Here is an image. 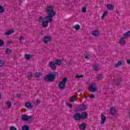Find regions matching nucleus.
<instances>
[{
  "mask_svg": "<svg viewBox=\"0 0 130 130\" xmlns=\"http://www.w3.org/2000/svg\"><path fill=\"white\" fill-rule=\"evenodd\" d=\"M46 11L48 14V16L44 17H40L39 19V22H42V26L44 28L48 27V23L52 22V17L55 15V12L52 8L51 5H48L46 8Z\"/></svg>",
  "mask_w": 130,
  "mask_h": 130,
  "instance_id": "f257e3e1",
  "label": "nucleus"
},
{
  "mask_svg": "<svg viewBox=\"0 0 130 130\" xmlns=\"http://www.w3.org/2000/svg\"><path fill=\"white\" fill-rule=\"evenodd\" d=\"M55 77H56V74L54 73L50 74L45 76L44 80L46 82H52L54 81Z\"/></svg>",
  "mask_w": 130,
  "mask_h": 130,
  "instance_id": "f03ea898",
  "label": "nucleus"
},
{
  "mask_svg": "<svg viewBox=\"0 0 130 130\" xmlns=\"http://www.w3.org/2000/svg\"><path fill=\"white\" fill-rule=\"evenodd\" d=\"M88 88L90 92H97V84L95 83H92Z\"/></svg>",
  "mask_w": 130,
  "mask_h": 130,
  "instance_id": "7ed1b4c3",
  "label": "nucleus"
},
{
  "mask_svg": "<svg viewBox=\"0 0 130 130\" xmlns=\"http://www.w3.org/2000/svg\"><path fill=\"white\" fill-rule=\"evenodd\" d=\"M43 41L44 43L47 44V43H49V42L52 41V37L50 36H46L44 37Z\"/></svg>",
  "mask_w": 130,
  "mask_h": 130,
  "instance_id": "20e7f679",
  "label": "nucleus"
},
{
  "mask_svg": "<svg viewBox=\"0 0 130 130\" xmlns=\"http://www.w3.org/2000/svg\"><path fill=\"white\" fill-rule=\"evenodd\" d=\"M67 83V78H63L62 81L59 83L58 84V87L59 89H63L64 87H66V84Z\"/></svg>",
  "mask_w": 130,
  "mask_h": 130,
  "instance_id": "39448f33",
  "label": "nucleus"
},
{
  "mask_svg": "<svg viewBox=\"0 0 130 130\" xmlns=\"http://www.w3.org/2000/svg\"><path fill=\"white\" fill-rule=\"evenodd\" d=\"M21 119L23 121H29V120H31V119H32V116H28L26 114H23L21 116Z\"/></svg>",
  "mask_w": 130,
  "mask_h": 130,
  "instance_id": "423d86ee",
  "label": "nucleus"
},
{
  "mask_svg": "<svg viewBox=\"0 0 130 130\" xmlns=\"http://www.w3.org/2000/svg\"><path fill=\"white\" fill-rule=\"evenodd\" d=\"M55 64H56L55 62L52 61H50L49 62L48 66L49 67H50L51 70H53V71H55V70H56V66H55Z\"/></svg>",
  "mask_w": 130,
  "mask_h": 130,
  "instance_id": "0eeeda50",
  "label": "nucleus"
},
{
  "mask_svg": "<svg viewBox=\"0 0 130 130\" xmlns=\"http://www.w3.org/2000/svg\"><path fill=\"white\" fill-rule=\"evenodd\" d=\"M117 113V110H116V108L115 107H111L110 109V113L111 115H115L116 113Z\"/></svg>",
  "mask_w": 130,
  "mask_h": 130,
  "instance_id": "6e6552de",
  "label": "nucleus"
},
{
  "mask_svg": "<svg viewBox=\"0 0 130 130\" xmlns=\"http://www.w3.org/2000/svg\"><path fill=\"white\" fill-rule=\"evenodd\" d=\"M106 121V116L103 114L101 115V124L103 125Z\"/></svg>",
  "mask_w": 130,
  "mask_h": 130,
  "instance_id": "1a4fd4ad",
  "label": "nucleus"
},
{
  "mask_svg": "<svg viewBox=\"0 0 130 130\" xmlns=\"http://www.w3.org/2000/svg\"><path fill=\"white\" fill-rule=\"evenodd\" d=\"M73 118L75 119V120H80V119H82L81 114L79 113L75 114V115L73 116Z\"/></svg>",
  "mask_w": 130,
  "mask_h": 130,
  "instance_id": "9d476101",
  "label": "nucleus"
},
{
  "mask_svg": "<svg viewBox=\"0 0 130 130\" xmlns=\"http://www.w3.org/2000/svg\"><path fill=\"white\" fill-rule=\"evenodd\" d=\"M12 107V103L10 101L5 102V108L9 109Z\"/></svg>",
  "mask_w": 130,
  "mask_h": 130,
  "instance_id": "9b49d317",
  "label": "nucleus"
},
{
  "mask_svg": "<svg viewBox=\"0 0 130 130\" xmlns=\"http://www.w3.org/2000/svg\"><path fill=\"white\" fill-rule=\"evenodd\" d=\"M92 36L94 37H98L99 36V30H94L92 31L91 33Z\"/></svg>",
  "mask_w": 130,
  "mask_h": 130,
  "instance_id": "f8f14e48",
  "label": "nucleus"
},
{
  "mask_svg": "<svg viewBox=\"0 0 130 130\" xmlns=\"http://www.w3.org/2000/svg\"><path fill=\"white\" fill-rule=\"evenodd\" d=\"M119 43L120 45H124L126 43L125 38L123 37L121 38L119 40Z\"/></svg>",
  "mask_w": 130,
  "mask_h": 130,
  "instance_id": "ddd939ff",
  "label": "nucleus"
},
{
  "mask_svg": "<svg viewBox=\"0 0 130 130\" xmlns=\"http://www.w3.org/2000/svg\"><path fill=\"white\" fill-rule=\"evenodd\" d=\"M80 115L81 119H86V118H87V116H88V114L86 112H83Z\"/></svg>",
  "mask_w": 130,
  "mask_h": 130,
  "instance_id": "4468645a",
  "label": "nucleus"
},
{
  "mask_svg": "<svg viewBox=\"0 0 130 130\" xmlns=\"http://www.w3.org/2000/svg\"><path fill=\"white\" fill-rule=\"evenodd\" d=\"M106 7L108 10H109V11H113L114 9V6L111 4H107Z\"/></svg>",
  "mask_w": 130,
  "mask_h": 130,
  "instance_id": "2eb2a0df",
  "label": "nucleus"
},
{
  "mask_svg": "<svg viewBox=\"0 0 130 130\" xmlns=\"http://www.w3.org/2000/svg\"><path fill=\"white\" fill-rule=\"evenodd\" d=\"M13 33H15V30L14 29H10L5 33V35L9 36V35H11Z\"/></svg>",
  "mask_w": 130,
  "mask_h": 130,
  "instance_id": "dca6fc26",
  "label": "nucleus"
},
{
  "mask_svg": "<svg viewBox=\"0 0 130 130\" xmlns=\"http://www.w3.org/2000/svg\"><path fill=\"white\" fill-rule=\"evenodd\" d=\"M123 61L122 60H119L117 62V63L115 64V68H119L121 66H122L123 64Z\"/></svg>",
  "mask_w": 130,
  "mask_h": 130,
  "instance_id": "f3484780",
  "label": "nucleus"
},
{
  "mask_svg": "<svg viewBox=\"0 0 130 130\" xmlns=\"http://www.w3.org/2000/svg\"><path fill=\"white\" fill-rule=\"evenodd\" d=\"M25 107L28 108V109H32L33 108V105L29 102H27L25 103Z\"/></svg>",
  "mask_w": 130,
  "mask_h": 130,
  "instance_id": "a211bd4d",
  "label": "nucleus"
},
{
  "mask_svg": "<svg viewBox=\"0 0 130 130\" xmlns=\"http://www.w3.org/2000/svg\"><path fill=\"white\" fill-rule=\"evenodd\" d=\"M24 58L26 60H29V59H31V58H32V55L29 54H25Z\"/></svg>",
  "mask_w": 130,
  "mask_h": 130,
  "instance_id": "6ab92c4d",
  "label": "nucleus"
},
{
  "mask_svg": "<svg viewBox=\"0 0 130 130\" xmlns=\"http://www.w3.org/2000/svg\"><path fill=\"white\" fill-rule=\"evenodd\" d=\"M129 36H130V31L129 30L126 31V32H125L124 34H123V37H124V38H128V37H129Z\"/></svg>",
  "mask_w": 130,
  "mask_h": 130,
  "instance_id": "aec40b11",
  "label": "nucleus"
},
{
  "mask_svg": "<svg viewBox=\"0 0 130 130\" xmlns=\"http://www.w3.org/2000/svg\"><path fill=\"white\" fill-rule=\"evenodd\" d=\"M87 108V105H82L80 107V110L81 111H84V110H86Z\"/></svg>",
  "mask_w": 130,
  "mask_h": 130,
  "instance_id": "412c9836",
  "label": "nucleus"
},
{
  "mask_svg": "<svg viewBox=\"0 0 130 130\" xmlns=\"http://www.w3.org/2000/svg\"><path fill=\"white\" fill-rule=\"evenodd\" d=\"M86 124L85 123H83L79 125L80 129L84 130L86 128Z\"/></svg>",
  "mask_w": 130,
  "mask_h": 130,
  "instance_id": "4be33fe9",
  "label": "nucleus"
},
{
  "mask_svg": "<svg viewBox=\"0 0 130 130\" xmlns=\"http://www.w3.org/2000/svg\"><path fill=\"white\" fill-rule=\"evenodd\" d=\"M108 14V11H105L103 14H102V16H101V19L102 20H104V18H105V17H106V16H107V15Z\"/></svg>",
  "mask_w": 130,
  "mask_h": 130,
  "instance_id": "5701e85b",
  "label": "nucleus"
},
{
  "mask_svg": "<svg viewBox=\"0 0 130 130\" xmlns=\"http://www.w3.org/2000/svg\"><path fill=\"white\" fill-rule=\"evenodd\" d=\"M55 63L57 66H61V63H62V62H61V60H60L59 59H57L56 60V62H55Z\"/></svg>",
  "mask_w": 130,
  "mask_h": 130,
  "instance_id": "b1692460",
  "label": "nucleus"
},
{
  "mask_svg": "<svg viewBox=\"0 0 130 130\" xmlns=\"http://www.w3.org/2000/svg\"><path fill=\"white\" fill-rule=\"evenodd\" d=\"M74 29H75L76 31H79L80 30V28H81V26L79 24H76L74 26H73Z\"/></svg>",
  "mask_w": 130,
  "mask_h": 130,
  "instance_id": "393cba45",
  "label": "nucleus"
},
{
  "mask_svg": "<svg viewBox=\"0 0 130 130\" xmlns=\"http://www.w3.org/2000/svg\"><path fill=\"white\" fill-rule=\"evenodd\" d=\"M76 101H77V97L75 95L72 96L70 99V102H75Z\"/></svg>",
  "mask_w": 130,
  "mask_h": 130,
  "instance_id": "a878e982",
  "label": "nucleus"
},
{
  "mask_svg": "<svg viewBox=\"0 0 130 130\" xmlns=\"http://www.w3.org/2000/svg\"><path fill=\"white\" fill-rule=\"evenodd\" d=\"M6 63H5V61L3 60H0V68H3V67H5V64Z\"/></svg>",
  "mask_w": 130,
  "mask_h": 130,
  "instance_id": "bb28decb",
  "label": "nucleus"
},
{
  "mask_svg": "<svg viewBox=\"0 0 130 130\" xmlns=\"http://www.w3.org/2000/svg\"><path fill=\"white\" fill-rule=\"evenodd\" d=\"M22 130H29V126L26 125H24L22 127Z\"/></svg>",
  "mask_w": 130,
  "mask_h": 130,
  "instance_id": "cd10ccee",
  "label": "nucleus"
},
{
  "mask_svg": "<svg viewBox=\"0 0 130 130\" xmlns=\"http://www.w3.org/2000/svg\"><path fill=\"white\" fill-rule=\"evenodd\" d=\"M81 12H82V13H86V12H87V6H84V7H83L81 9Z\"/></svg>",
  "mask_w": 130,
  "mask_h": 130,
  "instance_id": "c85d7f7f",
  "label": "nucleus"
},
{
  "mask_svg": "<svg viewBox=\"0 0 130 130\" xmlns=\"http://www.w3.org/2000/svg\"><path fill=\"white\" fill-rule=\"evenodd\" d=\"M4 12H5V8L2 5H0V14L4 13Z\"/></svg>",
  "mask_w": 130,
  "mask_h": 130,
  "instance_id": "c756f323",
  "label": "nucleus"
},
{
  "mask_svg": "<svg viewBox=\"0 0 130 130\" xmlns=\"http://www.w3.org/2000/svg\"><path fill=\"white\" fill-rule=\"evenodd\" d=\"M11 52H12V50L10 49H7L6 50V53H7V54H10V53H11Z\"/></svg>",
  "mask_w": 130,
  "mask_h": 130,
  "instance_id": "7c9ffc66",
  "label": "nucleus"
},
{
  "mask_svg": "<svg viewBox=\"0 0 130 130\" xmlns=\"http://www.w3.org/2000/svg\"><path fill=\"white\" fill-rule=\"evenodd\" d=\"M36 77V78H39L40 76H41V73L40 72H37L35 74Z\"/></svg>",
  "mask_w": 130,
  "mask_h": 130,
  "instance_id": "2f4dec72",
  "label": "nucleus"
},
{
  "mask_svg": "<svg viewBox=\"0 0 130 130\" xmlns=\"http://www.w3.org/2000/svg\"><path fill=\"white\" fill-rule=\"evenodd\" d=\"M25 40V38L23 36H20L19 38V41L21 43L22 41H24Z\"/></svg>",
  "mask_w": 130,
  "mask_h": 130,
  "instance_id": "473e14b6",
  "label": "nucleus"
},
{
  "mask_svg": "<svg viewBox=\"0 0 130 130\" xmlns=\"http://www.w3.org/2000/svg\"><path fill=\"white\" fill-rule=\"evenodd\" d=\"M27 77L28 79H31V78H32V73H28L27 74Z\"/></svg>",
  "mask_w": 130,
  "mask_h": 130,
  "instance_id": "72a5a7b5",
  "label": "nucleus"
},
{
  "mask_svg": "<svg viewBox=\"0 0 130 130\" xmlns=\"http://www.w3.org/2000/svg\"><path fill=\"white\" fill-rule=\"evenodd\" d=\"M98 80H102L103 79V75L100 74L98 76Z\"/></svg>",
  "mask_w": 130,
  "mask_h": 130,
  "instance_id": "f704fd0d",
  "label": "nucleus"
},
{
  "mask_svg": "<svg viewBox=\"0 0 130 130\" xmlns=\"http://www.w3.org/2000/svg\"><path fill=\"white\" fill-rule=\"evenodd\" d=\"M76 78L82 79V78H84V75H76Z\"/></svg>",
  "mask_w": 130,
  "mask_h": 130,
  "instance_id": "c9c22d12",
  "label": "nucleus"
},
{
  "mask_svg": "<svg viewBox=\"0 0 130 130\" xmlns=\"http://www.w3.org/2000/svg\"><path fill=\"white\" fill-rule=\"evenodd\" d=\"M10 130H17V128L14 126H11L10 127Z\"/></svg>",
  "mask_w": 130,
  "mask_h": 130,
  "instance_id": "e433bc0d",
  "label": "nucleus"
},
{
  "mask_svg": "<svg viewBox=\"0 0 130 130\" xmlns=\"http://www.w3.org/2000/svg\"><path fill=\"white\" fill-rule=\"evenodd\" d=\"M4 44H5L4 41H3L2 40H0V47L3 46V45H4Z\"/></svg>",
  "mask_w": 130,
  "mask_h": 130,
  "instance_id": "4c0bfd02",
  "label": "nucleus"
},
{
  "mask_svg": "<svg viewBox=\"0 0 130 130\" xmlns=\"http://www.w3.org/2000/svg\"><path fill=\"white\" fill-rule=\"evenodd\" d=\"M93 69L95 71H98V69H99V67L98 66H93Z\"/></svg>",
  "mask_w": 130,
  "mask_h": 130,
  "instance_id": "58836bf2",
  "label": "nucleus"
},
{
  "mask_svg": "<svg viewBox=\"0 0 130 130\" xmlns=\"http://www.w3.org/2000/svg\"><path fill=\"white\" fill-rule=\"evenodd\" d=\"M67 105H68V107H70V108H73V105L72 104L67 103Z\"/></svg>",
  "mask_w": 130,
  "mask_h": 130,
  "instance_id": "ea45409f",
  "label": "nucleus"
},
{
  "mask_svg": "<svg viewBox=\"0 0 130 130\" xmlns=\"http://www.w3.org/2000/svg\"><path fill=\"white\" fill-rule=\"evenodd\" d=\"M36 103L37 104H40L41 103V101H40V100H37Z\"/></svg>",
  "mask_w": 130,
  "mask_h": 130,
  "instance_id": "a19ab883",
  "label": "nucleus"
},
{
  "mask_svg": "<svg viewBox=\"0 0 130 130\" xmlns=\"http://www.w3.org/2000/svg\"><path fill=\"white\" fill-rule=\"evenodd\" d=\"M11 43H13V41H9L8 42V44H11Z\"/></svg>",
  "mask_w": 130,
  "mask_h": 130,
  "instance_id": "79ce46f5",
  "label": "nucleus"
},
{
  "mask_svg": "<svg viewBox=\"0 0 130 130\" xmlns=\"http://www.w3.org/2000/svg\"><path fill=\"white\" fill-rule=\"evenodd\" d=\"M127 63H128V64H130V59H127Z\"/></svg>",
  "mask_w": 130,
  "mask_h": 130,
  "instance_id": "37998d69",
  "label": "nucleus"
},
{
  "mask_svg": "<svg viewBox=\"0 0 130 130\" xmlns=\"http://www.w3.org/2000/svg\"><path fill=\"white\" fill-rule=\"evenodd\" d=\"M89 57H90L89 56H86L85 58H86V59H88V58H89Z\"/></svg>",
  "mask_w": 130,
  "mask_h": 130,
  "instance_id": "c03bdc74",
  "label": "nucleus"
},
{
  "mask_svg": "<svg viewBox=\"0 0 130 130\" xmlns=\"http://www.w3.org/2000/svg\"><path fill=\"white\" fill-rule=\"evenodd\" d=\"M95 97V95H94L93 94H91L90 96V98H94Z\"/></svg>",
  "mask_w": 130,
  "mask_h": 130,
  "instance_id": "a18cd8bd",
  "label": "nucleus"
},
{
  "mask_svg": "<svg viewBox=\"0 0 130 130\" xmlns=\"http://www.w3.org/2000/svg\"><path fill=\"white\" fill-rule=\"evenodd\" d=\"M2 99V95L0 94V99Z\"/></svg>",
  "mask_w": 130,
  "mask_h": 130,
  "instance_id": "49530a36",
  "label": "nucleus"
},
{
  "mask_svg": "<svg viewBox=\"0 0 130 130\" xmlns=\"http://www.w3.org/2000/svg\"><path fill=\"white\" fill-rule=\"evenodd\" d=\"M81 91V89H79V90H78V92H80Z\"/></svg>",
  "mask_w": 130,
  "mask_h": 130,
  "instance_id": "de8ad7c7",
  "label": "nucleus"
}]
</instances>
